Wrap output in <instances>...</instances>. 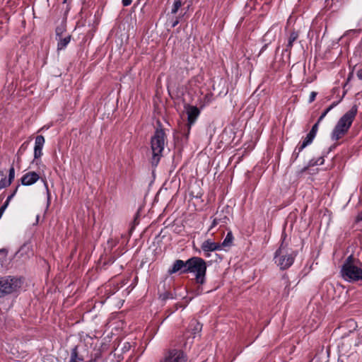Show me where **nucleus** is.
Returning <instances> with one entry per match:
<instances>
[{"label":"nucleus","instance_id":"1","mask_svg":"<svg viewBox=\"0 0 362 362\" xmlns=\"http://www.w3.org/2000/svg\"><path fill=\"white\" fill-rule=\"evenodd\" d=\"M357 112L358 107L354 105L349 111L339 118L331 134V139L332 141H337L339 140L348 132L357 115Z\"/></svg>","mask_w":362,"mask_h":362},{"label":"nucleus","instance_id":"2","mask_svg":"<svg viewBox=\"0 0 362 362\" xmlns=\"http://www.w3.org/2000/svg\"><path fill=\"white\" fill-rule=\"evenodd\" d=\"M341 277L346 281L353 282L362 280V264L353 255H349L341 268Z\"/></svg>","mask_w":362,"mask_h":362},{"label":"nucleus","instance_id":"3","mask_svg":"<svg viewBox=\"0 0 362 362\" xmlns=\"http://www.w3.org/2000/svg\"><path fill=\"white\" fill-rule=\"evenodd\" d=\"M296 256L297 252L288 247L283 241L279 249L275 252L274 260L280 269L284 270L293 264Z\"/></svg>","mask_w":362,"mask_h":362},{"label":"nucleus","instance_id":"4","mask_svg":"<svg viewBox=\"0 0 362 362\" xmlns=\"http://www.w3.org/2000/svg\"><path fill=\"white\" fill-rule=\"evenodd\" d=\"M165 133L163 129H156L151 139L152 151L151 164L157 166L161 157L165 144Z\"/></svg>","mask_w":362,"mask_h":362},{"label":"nucleus","instance_id":"5","mask_svg":"<svg viewBox=\"0 0 362 362\" xmlns=\"http://www.w3.org/2000/svg\"><path fill=\"white\" fill-rule=\"evenodd\" d=\"M184 272L194 273L196 281L199 284H203L205 282L206 272V262L200 257H192L187 260V269Z\"/></svg>","mask_w":362,"mask_h":362},{"label":"nucleus","instance_id":"6","mask_svg":"<svg viewBox=\"0 0 362 362\" xmlns=\"http://www.w3.org/2000/svg\"><path fill=\"white\" fill-rule=\"evenodd\" d=\"M21 278L5 276L0 278V298L16 292L22 286Z\"/></svg>","mask_w":362,"mask_h":362},{"label":"nucleus","instance_id":"7","mask_svg":"<svg viewBox=\"0 0 362 362\" xmlns=\"http://www.w3.org/2000/svg\"><path fill=\"white\" fill-rule=\"evenodd\" d=\"M187 356L181 349H171L166 351L160 362H187Z\"/></svg>","mask_w":362,"mask_h":362},{"label":"nucleus","instance_id":"8","mask_svg":"<svg viewBox=\"0 0 362 362\" xmlns=\"http://www.w3.org/2000/svg\"><path fill=\"white\" fill-rule=\"evenodd\" d=\"M186 112L187 115L188 133L191 127L194 124L200 114L199 108L194 105H187L186 107Z\"/></svg>","mask_w":362,"mask_h":362},{"label":"nucleus","instance_id":"9","mask_svg":"<svg viewBox=\"0 0 362 362\" xmlns=\"http://www.w3.org/2000/svg\"><path fill=\"white\" fill-rule=\"evenodd\" d=\"M40 179V175L35 172H28L23 175L21 179V184L29 186L35 183Z\"/></svg>","mask_w":362,"mask_h":362},{"label":"nucleus","instance_id":"10","mask_svg":"<svg viewBox=\"0 0 362 362\" xmlns=\"http://www.w3.org/2000/svg\"><path fill=\"white\" fill-rule=\"evenodd\" d=\"M187 269V261L184 262L181 259H177L173 263L171 268L168 269V274H173L177 272H180V274H187V272H185V269Z\"/></svg>","mask_w":362,"mask_h":362},{"label":"nucleus","instance_id":"11","mask_svg":"<svg viewBox=\"0 0 362 362\" xmlns=\"http://www.w3.org/2000/svg\"><path fill=\"white\" fill-rule=\"evenodd\" d=\"M45 140L43 136L38 135L35 137V147H34V158L35 159L39 158L42 155V148L45 144Z\"/></svg>","mask_w":362,"mask_h":362},{"label":"nucleus","instance_id":"12","mask_svg":"<svg viewBox=\"0 0 362 362\" xmlns=\"http://www.w3.org/2000/svg\"><path fill=\"white\" fill-rule=\"evenodd\" d=\"M201 248L204 252H214L220 250L221 249V245L218 243L214 242L211 239H207L202 243Z\"/></svg>","mask_w":362,"mask_h":362},{"label":"nucleus","instance_id":"13","mask_svg":"<svg viewBox=\"0 0 362 362\" xmlns=\"http://www.w3.org/2000/svg\"><path fill=\"white\" fill-rule=\"evenodd\" d=\"M325 162V159L322 156H320L319 158H317V159L315 158H313L311 159L309 162H308V164L303 167L302 169H300L298 172V174L300 175V174H303L304 172H305L309 167H311V166H315V165H321L324 163Z\"/></svg>","mask_w":362,"mask_h":362},{"label":"nucleus","instance_id":"14","mask_svg":"<svg viewBox=\"0 0 362 362\" xmlns=\"http://www.w3.org/2000/svg\"><path fill=\"white\" fill-rule=\"evenodd\" d=\"M58 41L57 50L64 49L71 41V35H66L64 37L59 36L57 37Z\"/></svg>","mask_w":362,"mask_h":362},{"label":"nucleus","instance_id":"15","mask_svg":"<svg viewBox=\"0 0 362 362\" xmlns=\"http://www.w3.org/2000/svg\"><path fill=\"white\" fill-rule=\"evenodd\" d=\"M202 325L197 320H192L189 325V329L192 332V338L194 339L197 334L202 330Z\"/></svg>","mask_w":362,"mask_h":362},{"label":"nucleus","instance_id":"16","mask_svg":"<svg viewBox=\"0 0 362 362\" xmlns=\"http://www.w3.org/2000/svg\"><path fill=\"white\" fill-rule=\"evenodd\" d=\"M83 361V358L78 355V346H75L71 349L69 362H81Z\"/></svg>","mask_w":362,"mask_h":362},{"label":"nucleus","instance_id":"17","mask_svg":"<svg viewBox=\"0 0 362 362\" xmlns=\"http://www.w3.org/2000/svg\"><path fill=\"white\" fill-rule=\"evenodd\" d=\"M8 251L6 248H0V265L1 267H4L8 262Z\"/></svg>","mask_w":362,"mask_h":362},{"label":"nucleus","instance_id":"18","mask_svg":"<svg viewBox=\"0 0 362 362\" xmlns=\"http://www.w3.org/2000/svg\"><path fill=\"white\" fill-rule=\"evenodd\" d=\"M233 241V235L231 231L228 232L226 238H224L223 243L221 244L222 247H229L232 245Z\"/></svg>","mask_w":362,"mask_h":362},{"label":"nucleus","instance_id":"19","mask_svg":"<svg viewBox=\"0 0 362 362\" xmlns=\"http://www.w3.org/2000/svg\"><path fill=\"white\" fill-rule=\"evenodd\" d=\"M313 139L314 138L308 134L302 144L298 146L299 151H302L307 146L310 145L313 142Z\"/></svg>","mask_w":362,"mask_h":362},{"label":"nucleus","instance_id":"20","mask_svg":"<svg viewBox=\"0 0 362 362\" xmlns=\"http://www.w3.org/2000/svg\"><path fill=\"white\" fill-rule=\"evenodd\" d=\"M298 37V33L295 31L292 32L288 37L287 47L291 48L293 46V43L297 40Z\"/></svg>","mask_w":362,"mask_h":362},{"label":"nucleus","instance_id":"21","mask_svg":"<svg viewBox=\"0 0 362 362\" xmlns=\"http://www.w3.org/2000/svg\"><path fill=\"white\" fill-rule=\"evenodd\" d=\"M182 0H175L171 10V13L175 14L178 11L180 8L182 6Z\"/></svg>","mask_w":362,"mask_h":362},{"label":"nucleus","instance_id":"22","mask_svg":"<svg viewBox=\"0 0 362 362\" xmlns=\"http://www.w3.org/2000/svg\"><path fill=\"white\" fill-rule=\"evenodd\" d=\"M216 217H218V219H220L221 226H224L229 221L228 217L221 213L217 212Z\"/></svg>","mask_w":362,"mask_h":362},{"label":"nucleus","instance_id":"23","mask_svg":"<svg viewBox=\"0 0 362 362\" xmlns=\"http://www.w3.org/2000/svg\"><path fill=\"white\" fill-rule=\"evenodd\" d=\"M42 180L44 182L45 188L46 189L47 199V206H49V204H50V202H51L50 192H49V188H48V185H47V180L45 179H42Z\"/></svg>","mask_w":362,"mask_h":362},{"label":"nucleus","instance_id":"24","mask_svg":"<svg viewBox=\"0 0 362 362\" xmlns=\"http://www.w3.org/2000/svg\"><path fill=\"white\" fill-rule=\"evenodd\" d=\"M28 145H29V142L28 141H25L24 143H23L21 144V146H20L18 151V153L17 154L18 156H21L22 154L24 153V152L27 150L28 147Z\"/></svg>","mask_w":362,"mask_h":362},{"label":"nucleus","instance_id":"25","mask_svg":"<svg viewBox=\"0 0 362 362\" xmlns=\"http://www.w3.org/2000/svg\"><path fill=\"white\" fill-rule=\"evenodd\" d=\"M320 123V122H318V121H317V122L313 126L311 130L308 133V134L313 136V138H315L316 136Z\"/></svg>","mask_w":362,"mask_h":362},{"label":"nucleus","instance_id":"26","mask_svg":"<svg viewBox=\"0 0 362 362\" xmlns=\"http://www.w3.org/2000/svg\"><path fill=\"white\" fill-rule=\"evenodd\" d=\"M18 253H20L21 255H23V253H25L28 254V255L29 256L28 253H31L30 247L26 245H23L22 247H21L20 250H18Z\"/></svg>","mask_w":362,"mask_h":362},{"label":"nucleus","instance_id":"27","mask_svg":"<svg viewBox=\"0 0 362 362\" xmlns=\"http://www.w3.org/2000/svg\"><path fill=\"white\" fill-rule=\"evenodd\" d=\"M11 183L6 178H1L0 180V190L9 186Z\"/></svg>","mask_w":362,"mask_h":362},{"label":"nucleus","instance_id":"28","mask_svg":"<svg viewBox=\"0 0 362 362\" xmlns=\"http://www.w3.org/2000/svg\"><path fill=\"white\" fill-rule=\"evenodd\" d=\"M14 177H15V170H14V168L13 167H11L10 169H9V172H8V178L7 179L11 183H12L13 180H14Z\"/></svg>","mask_w":362,"mask_h":362},{"label":"nucleus","instance_id":"29","mask_svg":"<svg viewBox=\"0 0 362 362\" xmlns=\"http://www.w3.org/2000/svg\"><path fill=\"white\" fill-rule=\"evenodd\" d=\"M213 100V95L211 93L206 94L204 98V104L208 105Z\"/></svg>","mask_w":362,"mask_h":362},{"label":"nucleus","instance_id":"30","mask_svg":"<svg viewBox=\"0 0 362 362\" xmlns=\"http://www.w3.org/2000/svg\"><path fill=\"white\" fill-rule=\"evenodd\" d=\"M218 225H221L220 223V219H218V217H215L211 224V226L209 228V230L213 229L214 227H216Z\"/></svg>","mask_w":362,"mask_h":362},{"label":"nucleus","instance_id":"31","mask_svg":"<svg viewBox=\"0 0 362 362\" xmlns=\"http://www.w3.org/2000/svg\"><path fill=\"white\" fill-rule=\"evenodd\" d=\"M8 204L9 203H8V202H5L4 204L0 207V218H1Z\"/></svg>","mask_w":362,"mask_h":362},{"label":"nucleus","instance_id":"32","mask_svg":"<svg viewBox=\"0 0 362 362\" xmlns=\"http://www.w3.org/2000/svg\"><path fill=\"white\" fill-rule=\"evenodd\" d=\"M330 111V108H327L320 116L317 121L318 122H321L322 119L326 117V115L328 114V112Z\"/></svg>","mask_w":362,"mask_h":362},{"label":"nucleus","instance_id":"33","mask_svg":"<svg viewBox=\"0 0 362 362\" xmlns=\"http://www.w3.org/2000/svg\"><path fill=\"white\" fill-rule=\"evenodd\" d=\"M19 187V185L16 186V189L13 190V192L7 197L6 202H8V203H10L11 200L13 199V197L16 194L18 189Z\"/></svg>","mask_w":362,"mask_h":362},{"label":"nucleus","instance_id":"34","mask_svg":"<svg viewBox=\"0 0 362 362\" xmlns=\"http://www.w3.org/2000/svg\"><path fill=\"white\" fill-rule=\"evenodd\" d=\"M317 96V93L315 91H312L310 94L309 99H308V103H312Z\"/></svg>","mask_w":362,"mask_h":362},{"label":"nucleus","instance_id":"35","mask_svg":"<svg viewBox=\"0 0 362 362\" xmlns=\"http://www.w3.org/2000/svg\"><path fill=\"white\" fill-rule=\"evenodd\" d=\"M301 151H299V146H297L292 155V157L294 158V160H296L299 156V153H300Z\"/></svg>","mask_w":362,"mask_h":362},{"label":"nucleus","instance_id":"36","mask_svg":"<svg viewBox=\"0 0 362 362\" xmlns=\"http://www.w3.org/2000/svg\"><path fill=\"white\" fill-rule=\"evenodd\" d=\"M132 2V0H122V4L123 6H129Z\"/></svg>","mask_w":362,"mask_h":362},{"label":"nucleus","instance_id":"37","mask_svg":"<svg viewBox=\"0 0 362 362\" xmlns=\"http://www.w3.org/2000/svg\"><path fill=\"white\" fill-rule=\"evenodd\" d=\"M62 32H63V28H57V29H56L57 37H59V36H62Z\"/></svg>","mask_w":362,"mask_h":362},{"label":"nucleus","instance_id":"38","mask_svg":"<svg viewBox=\"0 0 362 362\" xmlns=\"http://www.w3.org/2000/svg\"><path fill=\"white\" fill-rule=\"evenodd\" d=\"M356 75L360 80H362V68L357 71Z\"/></svg>","mask_w":362,"mask_h":362},{"label":"nucleus","instance_id":"39","mask_svg":"<svg viewBox=\"0 0 362 362\" xmlns=\"http://www.w3.org/2000/svg\"><path fill=\"white\" fill-rule=\"evenodd\" d=\"M339 102H334L331 105H329L327 108H330V110H332L335 106L338 105Z\"/></svg>","mask_w":362,"mask_h":362},{"label":"nucleus","instance_id":"40","mask_svg":"<svg viewBox=\"0 0 362 362\" xmlns=\"http://www.w3.org/2000/svg\"><path fill=\"white\" fill-rule=\"evenodd\" d=\"M356 219H357V221H362V211L360 214H358Z\"/></svg>","mask_w":362,"mask_h":362},{"label":"nucleus","instance_id":"41","mask_svg":"<svg viewBox=\"0 0 362 362\" xmlns=\"http://www.w3.org/2000/svg\"><path fill=\"white\" fill-rule=\"evenodd\" d=\"M179 21L177 20L175 21L173 24H172V27L174 28L175 27L177 24H178Z\"/></svg>","mask_w":362,"mask_h":362},{"label":"nucleus","instance_id":"42","mask_svg":"<svg viewBox=\"0 0 362 362\" xmlns=\"http://www.w3.org/2000/svg\"><path fill=\"white\" fill-rule=\"evenodd\" d=\"M211 252H204V257H209L211 256Z\"/></svg>","mask_w":362,"mask_h":362},{"label":"nucleus","instance_id":"43","mask_svg":"<svg viewBox=\"0 0 362 362\" xmlns=\"http://www.w3.org/2000/svg\"><path fill=\"white\" fill-rule=\"evenodd\" d=\"M349 323L353 324V325H355L354 322V321H352V320H350V321H349Z\"/></svg>","mask_w":362,"mask_h":362},{"label":"nucleus","instance_id":"44","mask_svg":"<svg viewBox=\"0 0 362 362\" xmlns=\"http://www.w3.org/2000/svg\"><path fill=\"white\" fill-rule=\"evenodd\" d=\"M67 2V0H63V4H65Z\"/></svg>","mask_w":362,"mask_h":362}]
</instances>
